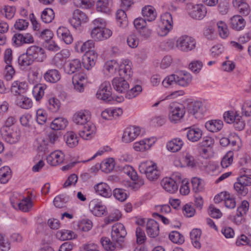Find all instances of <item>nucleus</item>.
I'll return each mask as SVG.
<instances>
[{
	"instance_id": "f257e3e1",
	"label": "nucleus",
	"mask_w": 251,
	"mask_h": 251,
	"mask_svg": "<svg viewBox=\"0 0 251 251\" xmlns=\"http://www.w3.org/2000/svg\"><path fill=\"white\" fill-rule=\"evenodd\" d=\"M192 80L191 75L185 71H180L176 74H172L167 76L163 81L162 84L165 87L174 84H178L182 87L188 86Z\"/></svg>"
},
{
	"instance_id": "f03ea898",
	"label": "nucleus",
	"mask_w": 251,
	"mask_h": 251,
	"mask_svg": "<svg viewBox=\"0 0 251 251\" xmlns=\"http://www.w3.org/2000/svg\"><path fill=\"white\" fill-rule=\"evenodd\" d=\"M139 170L150 181L156 180L160 176V173L157 169L156 164L151 161L142 162L139 166Z\"/></svg>"
},
{
	"instance_id": "7ed1b4c3",
	"label": "nucleus",
	"mask_w": 251,
	"mask_h": 251,
	"mask_svg": "<svg viewBox=\"0 0 251 251\" xmlns=\"http://www.w3.org/2000/svg\"><path fill=\"white\" fill-rule=\"evenodd\" d=\"M185 113V109L182 104L173 102L170 106L169 119L171 122L176 123L183 118Z\"/></svg>"
},
{
	"instance_id": "20e7f679",
	"label": "nucleus",
	"mask_w": 251,
	"mask_h": 251,
	"mask_svg": "<svg viewBox=\"0 0 251 251\" xmlns=\"http://www.w3.org/2000/svg\"><path fill=\"white\" fill-rule=\"evenodd\" d=\"M122 171L129 176L133 181L130 185L133 189L137 190L144 184V179L138 176L137 172L132 166L126 165L123 167Z\"/></svg>"
},
{
	"instance_id": "39448f33",
	"label": "nucleus",
	"mask_w": 251,
	"mask_h": 251,
	"mask_svg": "<svg viewBox=\"0 0 251 251\" xmlns=\"http://www.w3.org/2000/svg\"><path fill=\"white\" fill-rule=\"evenodd\" d=\"M196 41L193 37L183 35L180 37L176 41V47L183 51H189L195 48Z\"/></svg>"
},
{
	"instance_id": "423d86ee",
	"label": "nucleus",
	"mask_w": 251,
	"mask_h": 251,
	"mask_svg": "<svg viewBox=\"0 0 251 251\" xmlns=\"http://www.w3.org/2000/svg\"><path fill=\"white\" fill-rule=\"evenodd\" d=\"M126 234L125 227L122 224L117 223L112 226L111 236L114 242L117 243L123 242Z\"/></svg>"
},
{
	"instance_id": "0eeeda50",
	"label": "nucleus",
	"mask_w": 251,
	"mask_h": 251,
	"mask_svg": "<svg viewBox=\"0 0 251 251\" xmlns=\"http://www.w3.org/2000/svg\"><path fill=\"white\" fill-rule=\"evenodd\" d=\"M189 15L193 19L196 20H201L207 13L206 8L202 4L188 5Z\"/></svg>"
},
{
	"instance_id": "6e6552de",
	"label": "nucleus",
	"mask_w": 251,
	"mask_h": 251,
	"mask_svg": "<svg viewBox=\"0 0 251 251\" xmlns=\"http://www.w3.org/2000/svg\"><path fill=\"white\" fill-rule=\"evenodd\" d=\"M97 98L105 101L113 100L111 84L108 81H104L101 84L96 94Z\"/></svg>"
},
{
	"instance_id": "1a4fd4ad",
	"label": "nucleus",
	"mask_w": 251,
	"mask_h": 251,
	"mask_svg": "<svg viewBox=\"0 0 251 251\" xmlns=\"http://www.w3.org/2000/svg\"><path fill=\"white\" fill-rule=\"evenodd\" d=\"M0 132L4 140L10 144L16 143L20 138V131L17 128L13 129L7 127H2Z\"/></svg>"
},
{
	"instance_id": "9d476101",
	"label": "nucleus",
	"mask_w": 251,
	"mask_h": 251,
	"mask_svg": "<svg viewBox=\"0 0 251 251\" xmlns=\"http://www.w3.org/2000/svg\"><path fill=\"white\" fill-rule=\"evenodd\" d=\"M12 41L13 45L19 47L25 44H32L34 42V39L30 33H17L13 36Z\"/></svg>"
},
{
	"instance_id": "9b49d317",
	"label": "nucleus",
	"mask_w": 251,
	"mask_h": 251,
	"mask_svg": "<svg viewBox=\"0 0 251 251\" xmlns=\"http://www.w3.org/2000/svg\"><path fill=\"white\" fill-rule=\"evenodd\" d=\"M28 55L31 56L33 61L43 62L46 58L44 50L39 46H31L27 49Z\"/></svg>"
},
{
	"instance_id": "f8f14e48",
	"label": "nucleus",
	"mask_w": 251,
	"mask_h": 251,
	"mask_svg": "<svg viewBox=\"0 0 251 251\" xmlns=\"http://www.w3.org/2000/svg\"><path fill=\"white\" fill-rule=\"evenodd\" d=\"M112 34V31L108 28L94 27L91 31V35L95 40L102 41L109 38Z\"/></svg>"
},
{
	"instance_id": "ddd939ff",
	"label": "nucleus",
	"mask_w": 251,
	"mask_h": 251,
	"mask_svg": "<svg viewBox=\"0 0 251 251\" xmlns=\"http://www.w3.org/2000/svg\"><path fill=\"white\" fill-rule=\"evenodd\" d=\"M141 133L140 127L137 126H129L124 131L122 140L125 143H130L134 140Z\"/></svg>"
},
{
	"instance_id": "4468645a",
	"label": "nucleus",
	"mask_w": 251,
	"mask_h": 251,
	"mask_svg": "<svg viewBox=\"0 0 251 251\" xmlns=\"http://www.w3.org/2000/svg\"><path fill=\"white\" fill-rule=\"evenodd\" d=\"M87 20L86 14L79 9H76L73 13V16L70 20V23L73 27L76 28L82 23H86Z\"/></svg>"
},
{
	"instance_id": "2eb2a0df",
	"label": "nucleus",
	"mask_w": 251,
	"mask_h": 251,
	"mask_svg": "<svg viewBox=\"0 0 251 251\" xmlns=\"http://www.w3.org/2000/svg\"><path fill=\"white\" fill-rule=\"evenodd\" d=\"M89 208L94 215L98 217L103 215L106 209V206L97 199H94L90 202Z\"/></svg>"
},
{
	"instance_id": "dca6fc26",
	"label": "nucleus",
	"mask_w": 251,
	"mask_h": 251,
	"mask_svg": "<svg viewBox=\"0 0 251 251\" xmlns=\"http://www.w3.org/2000/svg\"><path fill=\"white\" fill-rule=\"evenodd\" d=\"M28 89L26 82L16 80L12 82L10 90L12 93L17 97L24 94Z\"/></svg>"
},
{
	"instance_id": "f3484780",
	"label": "nucleus",
	"mask_w": 251,
	"mask_h": 251,
	"mask_svg": "<svg viewBox=\"0 0 251 251\" xmlns=\"http://www.w3.org/2000/svg\"><path fill=\"white\" fill-rule=\"evenodd\" d=\"M91 115L85 110H81L75 113L73 120L77 125H83L90 122Z\"/></svg>"
},
{
	"instance_id": "a211bd4d",
	"label": "nucleus",
	"mask_w": 251,
	"mask_h": 251,
	"mask_svg": "<svg viewBox=\"0 0 251 251\" xmlns=\"http://www.w3.org/2000/svg\"><path fill=\"white\" fill-rule=\"evenodd\" d=\"M187 110L196 118H201L203 113V104L199 101H192L188 104Z\"/></svg>"
},
{
	"instance_id": "6ab92c4d",
	"label": "nucleus",
	"mask_w": 251,
	"mask_h": 251,
	"mask_svg": "<svg viewBox=\"0 0 251 251\" xmlns=\"http://www.w3.org/2000/svg\"><path fill=\"white\" fill-rule=\"evenodd\" d=\"M82 129L80 130L79 134L84 140L91 139L96 132V127L91 122L83 125Z\"/></svg>"
},
{
	"instance_id": "aec40b11",
	"label": "nucleus",
	"mask_w": 251,
	"mask_h": 251,
	"mask_svg": "<svg viewBox=\"0 0 251 251\" xmlns=\"http://www.w3.org/2000/svg\"><path fill=\"white\" fill-rule=\"evenodd\" d=\"M155 142V139L154 138L145 139L134 143L133 149L137 151H144L150 149Z\"/></svg>"
},
{
	"instance_id": "412c9836",
	"label": "nucleus",
	"mask_w": 251,
	"mask_h": 251,
	"mask_svg": "<svg viewBox=\"0 0 251 251\" xmlns=\"http://www.w3.org/2000/svg\"><path fill=\"white\" fill-rule=\"evenodd\" d=\"M112 84L114 89L118 92L124 93L129 89V84L123 77H115Z\"/></svg>"
},
{
	"instance_id": "4be33fe9",
	"label": "nucleus",
	"mask_w": 251,
	"mask_h": 251,
	"mask_svg": "<svg viewBox=\"0 0 251 251\" xmlns=\"http://www.w3.org/2000/svg\"><path fill=\"white\" fill-rule=\"evenodd\" d=\"M161 184L166 191L172 194L175 193L178 187L176 182L170 177L164 178L161 182Z\"/></svg>"
},
{
	"instance_id": "5701e85b",
	"label": "nucleus",
	"mask_w": 251,
	"mask_h": 251,
	"mask_svg": "<svg viewBox=\"0 0 251 251\" xmlns=\"http://www.w3.org/2000/svg\"><path fill=\"white\" fill-rule=\"evenodd\" d=\"M146 231L151 238L157 237L159 233V226L158 223L152 219L149 220L146 225Z\"/></svg>"
},
{
	"instance_id": "b1692460",
	"label": "nucleus",
	"mask_w": 251,
	"mask_h": 251,
	"mask_svg": "<svg viewBox=\"0 0 251 251\" xmlns=\"http://www.w3.org/2000/svg\"><path fill=\"white\" fill-rule=\"evenodd\" d=\"M250 204L247 201H242L241 205L238 207L236 215L234 218V222L237 224L241 223L242 217L247 214L249 209Z\"/></svg>"
},
{
	"instance_id": "393cba45",
	"label": "nucleus",
	"mask_w": 251,
	"mask_h": 251,
	"mask_svg": "<svg viewBox=\"0 0 251 251\" xmlns=\"http://www.w3.org/2000/svg\"><path fill=\"white\" fill-rule=\"evenodd\" d=\"M57 36L62 39L66 44H71L73 42V37L70 30L64 26L59 27L56 31Z\"/></svg>"
},
{
	"instance_id": "a878e982",
	"label": "nucleus",
	"mask_w": 251,
	"mask_h": 251,
	"mask_svg": "<svg viewBox=\"0 0 251 251\" xmlns=\"http://www.w3.org/2000/svg\"><path fill=\"white\" fill-rule=\"evenodd\" d=\"M98 54L94 50H91L85 54L83 64L85 69L89 70L93 67L97 60Z\"/></svg>"
},
{
	"instance_id": "bb28decb",
	"label": "nucleus",
	"mask_w": 251,
	"mask_h": 251,
	"mask_svg": "<svg viewBox=\"0 0 251 251\" xmlns=\"http://www.w3.org/2000/svg\"><path fill=\"white\" fill-rule=\"evenodd\" d=\"M64 155L59 151L51 152L47 158L48 163L52 166H56L63 162Z\"/></svg>"
},
{
	"instance_id": "cd10ccee",
	"label": "nucleus",
	"mask_w": 251,
	"mask_h": 251,
	"mask_svg": "<svg viewBox=\"0 0 251 251\" xmlns=\"http://www.w3.org/2000/svg\"><path fill=\"white\" fill-rule=\"evenodd\" d=\"M246 25L245 19L240 15H236L232 17L230 19V27L237 31L243 29Z\"/></svg>"
},
{
	"instance_id": "c85d7f7f",
	"label": "nucleus",
	"mask_w": 251,
	"mask_h": 251,
	"mask_svg": "<svg viewBox=\"0 0 251 251\" xmlns=\"http://www.w3.org/2000/svg\"><path fill=\"white\" fill-rule=\"evenodd\" d=\"M81 63L78 59L72 60L68 62L64 67L65 72L68 74H73L80 70Z\"/></svg>"
},
{
	"instance_id": "c756f323",
	"label": "nucleus",
	"mask_w": 251,
	"mask_h": 251,
	"mask_svg": "<svg viewBox=\"0 0 251 251\" xmlns=\"http://www.w3.org/2000/svg\"><path fill=\"white\" fill-rule=\"evenodd\" d=\"M113 5L112 0H98L96 3V9L98 11L109 13Z\"/></svg>"
},
{
	"instance_id": "7c9ffc66",
	"label": "nucleus",
	"mask_w": 251,
	"mask_h": 251,
	"mask_svg": "<svg viewBox=\"0 0 251 251\" xmlns=\"http://www.w3.org/2000/svg\"><path fill=\"white\" fill-rule=\"evenodd\" d=\"M131 63L128 60H124L119 66V74L121 77H130L132 75Z\"/></svg>"
},
{
	"instance_id": "2f4dec72",
	"label": "nucleus",
	"mask_w": 251,
	"mask_h": 251,
	"mask_svg": "<svg viewBox=\"0 0 251 251\" xmlns=\"http://www.w3.org/2000/svg\"><path fill=\"white\" fill-rule=\"evenodd\" d=\"M96 192L104 197L108 198L111 195V190L105 183L100 182L94 186Z\"/></svg>"
},
{
	"instance_id": "473e14b6",
	"label": "nucleus",
	"mask_w": 251,
	"mask_h": 251,
	"mask_svg": "<svg viewBox=\"0 0 251 251\" xmlns=\"http://www.w3.org/2000/svg\"><path fill=\"white\" fill-rule=\"evenodd\" d=\"M44 78L48 82L55 83L60 79L61 75L57 70L50 69L45 73Z\"/></svg>"
},
{
	"instance_id": "72a5a7b5",
	"label": "nucleus",
	"mask_w": 251,
	"mask_h": 251,
	"mask_svg": "<svg viewBox=\"0 0 251 251\" xmlns=\"http://www.w3.org/2000/svg\"><path fill=\"white\" fill-rule=\"evenodd\" d=\"M142 16L149 22H152L156 18V12L154 8L150 6H146L142 10Z\"/></svg>"
},
{
	"instance_id": "f704fd0d",
	"label": "nucleus",
	"mask_w": 251,
	"mask_h": 251,
	"mask_svg": "<svg viewBox=\"0 0 251 251\" xmlns=\"http://www.w3.org/2000/svg\"><path fill=\"white\" fill-rule=\"evenodd\" d=\"M202 130L197 127H189L187 133V136L190 141L192 142H197L202 137Z\"/></svg>"
},
{
	"instance_id": "c9c22d12",
	"label": "nucleus",
	"mask_w": 251,
	"mask_h": 251,
	"mask_svg": "<svg viewBox=\"0 0 251 251\" xmlns=\"http://www.w3.org/2000/svg\"><path fill=\"white\" fill-rule=\"evenodd\" d=\"M16 103L17 105L24 109H29L32 106L31 100L24 94L17 97Z\"/></svg>"
},
{
	"instance_id": "e433bc0d",
	"label": "nucleus",
	"mask_w": 251,
	"mask_h": 251,
	"mask_svg": "<svg viewBox=\"0 0 251 251\" xmlns=\"http://www.w3.org/2000/svg\"><path fill=\"white\" fill-rule=\"evenodd\" d=\"M184 143L180 138H175L167 143L168 150L173 152H177L180 150L183 146Z\"/></svg>"
},
{
	"instance_id": "4c0bfd02",
	"label": "nucleus",
	"mask_w": 251,
	"mask_h": 251,
	"mask_svg": "<svg viewBox=\"0 0 251 251\" xmlns=\"http://www.w3.org/2000/svg\"><path fill=\"white\" fill-rule=\"evenodd\" d=\"M223 122L221 120H213L207 122L205 126L210 132H215L220 130L223 127Z\"/></svg>"
},
{
	"instance_id": "58836bf2",
	"label": "nucleus",
	"mask_w": 251,
	"mask_h": 251,
	"mask_svg": "<svg viewBox=\"0 0 251 251\" xmlns=\"http://www.w3.org/2000/svg\"><path fill=\"white\" fill-rule=\"evenodd\" d=\"M68 124L67 119L59 117L55 118L50 124V128L53 130L64 129Z\"/></svg>"
},
{
	"instance_id": "ea45409f",
	"label": "nucleus",
	"mask_w": 251,
	"mask_h": 251,
	"mask_svg": "<svg viewBox=\"0 0 251 251\" xmlns=\"http://www.w3.org/2000/svg\"><path fill=\"white\" fill-rule=\"evenodd\" d=\"M65 139L66 144L70 148L75 147L78 143L77 137L73 131L68 132L65 135Z\"/></svg>"
},
{
	"instance_id": "a19ab883",
	"label": "nucleus",
	"mask_w": 251,
	"mask_h": 251,
	"mask_svg": "<svg viewBox=\"0 0 251 251\" xmlns=\"http://www.w3.org/2000/svg\"><path fill=\"white\" fill-rule=\"evenodd\" d=\"M100 243L104 249L108 251H113L117 247V243L111 241L106 237H103L100 239Z\"/></svg>"
},
{
	"instance_id": "79ce46f5",
	"label": "nucleus",
	"mask_w": 251,
	"mask_h": 251,
	"mask_svg": "<svg viewBox=\"0 0 251 251\" xmlns=\"http://www.w3.org/2000/svg\"><path fill=\"white\" fill-rule=\"evenodd\" d=\"M101 170L106 173L113 170L115 166L114 160L110 158L103 160L100 165L98 164Z\"/></svg>"
},
{
	"instance_id": "37998d69",
	"label": "nucleus",
	"mask_w": 251,
	"mask_h": 251,
	"mask_svg": "<svg viewBox=\"0 0 251 251\" xmlns=\"http://www.w3.org/2000/svg\"><path fill=\"white\" fill-rule=\"evenodd\" d=\"M11 177V171L8 166H4L0 169V182L5 184Z\"/></svg>"
},
{
	"instance_id": "c03bdc74",
	"label": "nucleus",
	"mask_w": 251,
	"mask_h": 251,
	"mask_svg": "<svg viewBox=\"0 0 251 251\" xmlns=\"http://www.w3.org/2000/svg\"><path fill=\"white\" fill-rule=\"evenodd\" d=\"M201 232L199 229H194L190 232V237L192 240V242L196 248H200L201 244L200 242V239L201 238Z\"/></svg>"
},
{
	"instance_id": "a18cd8bd",
	"label": "nucleus",
	"mask_w": 251,
	"mask_h": 251,
	"mask_svg": "<svg viewBox=\"0 0 251 251\" xmlns=\"http://www.w3.org/2000/svg\"><path fill=\"white\" fill-rule=\"evenodd\" d=\"M41 18L45 23H50L54 18V13L52 9L46 8L42 12Z\"/></svg>"
},
{
	"instance_id": "49530a36",
	"label": "nucleus",
	"mask_w": 251,
	"mask_h": 251,
	"mask_svg": "<svg viewBox=\"0 0 251 251\" xmlns=\"http://www.w3.org/2000/svg\"><path fill=\"white\" fill-rule=\"evenodd\" d=\"M34 62L31 56L28 55V51L26 50L25 53L21 55L18 58L19 64L22 66L26 67L31 65Z\"/></svg>"
},
{
	"instance_id": "de8ad7c7",
	"label": "nucleus",
	"mask_w": 251,
	"mask_h": 251,
	"mask_svg": "<svg viewBox=\"0 0 251 251\" xmlns=\"http://www.w3.org/2000/svg\"><path fill=\"white\" fill-rule=\"evenodd\" d=\"M57 235L61 240H72L76 237V235L73 231L65 229L58 231Z\"/></svg>"
},
{
	"instance_id": "09e8293b",
	"label": "nucleus",
	"mask_w": 251,
	"mask_h": 251,
	"mask_svg": "<svg viewBox=\"0 0 251 251\" xmlns=\"http://www.w3.org/2000/svg\"><path fill=\"white\" fill-rule=\"evenodd\" d=\"M217 25L220 37L224 39L227 37L229 35V30L226 24L223 21H219L217 23Z\"/></svg>"
},
{
	"instance_id": "8fccbe9b",
	"label": "nucleus",
	"mask_w": 251,
	"mask_h": 251,
	"mask_svg": "<svg viewBox=\"0 0 251 251\" xmlns=\"http://www.w3.org/2000/svg\"><path fill=\"white\" fill-rule=\"evenodd\" d=\"M19 209L23 212H26L31 209L33 206V203L30 198H26L22 200L19 203Z\"/></svg>"
},
{
	"instance_id": "3c124183",
	"label": "nucleus",
	"mask_w": 251,
	"mask_h": 251,
	"mask_svg": "<svg viewBox=\"0 0 251 251\" xmlns=\"http://www.w3.org/2000/svg\"><path fill=\"white\" fill-rule=\"evenodd\" d=\"M193 190L195 192L202 191L204 189V181L198 177H193L191 180Z\"/></svg>"
},
{
	"instance_id": "603ef678",
	"label": "nucleus",
	"mask_w": 251,
	"mask_h": 251,
	"mask_svg": "<svg viewBox=\"0 0 251 251\" xmlns=\"http://www.w3.org/2000/svg\"><path fill=\"white\" fill-rule=\"evenodd\" d=\"M170 239L174 243L182 244L184 242V237L179 232L173 231L169 234Z\"/></svg>"
},
{
	"instance_id": "864d4df0",
	"label": "nucleus",
	"mask_w": 251,
	"mask_h": 251,
	"mask_svg": "<svg viewBox=\"0 0 251 251\" xmlns=\"http://www.w3.org/2000/svg\"><path fill=\"white\" fill-rule=\"evenodd\" d=\"M45 86L41 84H38L34 86L32 93L37 100H39L44 95Z\"/></svg>"
},
{
	"instance_id": "5fc2aeb1",
	"label": "nucleus",
	"mask_w": 251,
	"mask_h": 251,
	"mask_svg": "<svg viewBox=\"0 0 251 251\" xmlns=\"http://www.w3.org/2000/svg\"><path fill=\"white\" fill-rule=\"evenodd\" d=\"M233 156V152L231 151H228L226 154L221 161V165L223 168H226L232 164Z\"/></svg>"
},
{
	"instance_id": "6e6d98bb",
	"label": "nucleus",
	"mask_w": 251,
	"mask_h": 251,
	"mask_svg": "<svg viewBox=\"0 0 251 251\" xmlns=\"http://www.w3.org/2000/svg\"><path fill=\"white\" fill-rule=\"evenodd\" d=\"M117 24L120 26H125L127 25L126 14L123 10H118L116 12Z\"/></svg>"
},
{
	"instance_id": "4d7b16f0",
	"label": "nucleus",
	"mask_w": 251,
	"mask_h": 251,
	"mask_svg": "<svg viewBox=\"0 0 251 251\" xmlns=\"http://www.w3.org/2000/svg\"><path fill=\"white\" fill-rule=\"evenodd\" d=\"M60 106V101L55 98H51L48 100V108L52 112H57Z\"/></svg>"
},
{
	"instance_id": "13d9d810",
	"label": "nucleus",
	"mask_w": 251,
	"mask_h": 251,
	"mask_svg": "<svg viewBox=\"0 0 251 251\" xmlns=\"http://www.w3.org/2000/svg\"><path fill=\"white\" fill-rule=\"evenodd\" d=\"M114 197L120 201H124L127 197L126 191L121 188H116L113 191Z\"/></svg>"
},
{
	"instance_id": "bf43d9fd",
	"label": "nucleus",
	"mask_w": 251,
	"mask_h": 251,
	"mask_svg": "<svg viewBox=\"0 0 251 251\" xmlns=\"http://www.w3.org/2000/svg\"><path fill=\"white\" fill-rule=\"evenodd\" d=\"M121 217V214L119 210L116 209L111 213L105 219V223L106 225L111 223L118 221Z\"/></svg>"
},
{
	"instance_id": "052dcab7",
	"label": "nucleus",
	"mask_w": 251,
	"mask_h": 251,
	"mask_svg": "<svg viewBox=\"0 0 251 251\" xmlns=\"http://www.w3.org/2000/svg\"><path fill=\"white\" fill-rule=\"evenodd\" d=\"M142 87L140 85H137L129 90H127L126 94V98L131 99L137 96L142 91Z\"/></svg>"
},
{
	"instance_id": "680f3d73",
	"label": "nucleus",
	"mask_w": 251,
	"mask_h": 251,
	"mask_svg": "<svg viewBox=\"0 0 251 251\" xmlns=\"http://www.w3.org/2000/svg\"><path fill=\"white\" fill-rule=\"evenodd\" d=\"M214 144V139L210 136H205L202 138V141L199 143L198 147L203 148H211Z\"/></svg>"
},
{
	"instance_id": "e2e57ef3",
	"label": "nucleus",
	"mask_w": 251,
	"mask_h": 251,
	"mask_svg": "<svg viewBox=\"0 0 251 251\" xmlns=\"http://www.w3.org/2000/svg\"><path fill=\"white\" fill-rule=\"evenodd\" d=\"M234 188L238 194L241 196H246L248 193V188L241 184L238 180L234 183Z\"/></svg>"
},
{
	"instance_id": "0e129e2a",
	"label": "nucleus",
	"mask_w": 251,
	"mask_h": 251,
	"mask_svg": "<svg viewBox=\"0 0 251 251\" xmlns=\"http://www.w3.org/2000/svg\"><path fill=\"white\" fill-rule=\"evenodd\" d=\"M162 24L168 25H171V27H173V20L172 14L169 12L163 13L161 17Z\"/></svg>"
},
{
	"instance_id": "69168bd1",
	"label": "nucleus",
	"mask_w": 251,
	"mask_h": 251,
	"mask_svg": "<svg viewBox=\"0 0 251 251\" xmlns=\"http://www.w3.org/2000/svg\"><path fill=\"white\" fill-rule=\"evenodd\" d=\"M118 64L115 61L110 60L105 63L104 68L109 73L113 75L115 73Z\"/></svg>"
},
{
	"instance_id": "338daca9",
	"label": "nucleus",
	"mask_w": 251,
	"mask_h": 251,
	"mask_svg": "<svg viewBox=\"0 0 251 251\" xmlns=\"http://www.w3.org/2000/svg\"><path fill=\"white\" fill-rule=\"evenodd\" d=\"M198 149L199 154L203 158L208 159L212 155V148L198 147Z\"/></svg>"
},
{
	"instance_id": "774afa93",
	"label": "nucleus",
	"mask_w": 251,
	"mask_h": 251,
	"mask_svg": "<svg viewBox=\"0 0 251 251\" xmlns=\"http://www.w3.org/2000/svg\"><path fill=\"white\" fill-rule=\"evenodd\" d=\"M136 241L138 244H143L146 240L145 233L140 227H138L136 228Z\"/></svg>"
}]
</instances>
